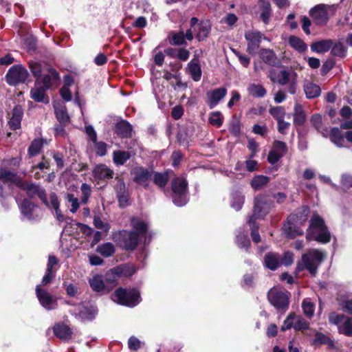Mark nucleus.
<instances>
[{
  "instance_id": "obj_33",
  "label": "nucleus",
  "mask_w": 352,
  "mask_h": 352,
  "mask_svg": "<svg viewBox=\"0 0 352 352\" xmlns=\"http://www.w3.org/2000/svg\"><path fill=\"white\" fill-rule=\"evenodd\" d=\"M211 31V24L208 21H201L198 23V31L196 34V38L198 41H205Z\"/></svg>"
},
{
  "instance_id": "obj_21",
  "label": "nucleus",
  "mask_w": 352,
  "mask_h": 352,
  "mask_svg": "<svg viewBox=\"0 0 352 352\" xmlns=\"http://www.w3.org/2000/svg\"><path fill=\"white\" fill-rule=\"evenodd\" d=\"M113 170L107 165L100 164L95 166L93 170V175L96 179L107 180L113 177Z\"/></svg>"
},
{
  "instance_id": "obj_6",
  "label": "nucleus",
  "mask_w": 352,
  "mask_h": 352,
  "mask_svg": "<svg viewBox=\"0 0 352 352\" xmlns=\"http://www.w3.org/2000/svg\"><path fill=\"white\" fill-rule=\"evenodd\" d=\"M274 207V201L265 193H261L254 199V215L257 218L264 219Z\"/></svg>"
},
{
  "instance_id": "obj_48",
  "label": "nucleus",
  "mask_w": 352,
  "mask_h": 352,
  "mask_svg": "<svg viewBox=\"0 0 352 352\" xmlns=\"http://www.w3.org/2000/svg\"><path fill=\"white\" fill-rule=\"evenodd\" d=\"M91 288L93 291L100 292L104 290L105 285L102 280V276L95 275L89 281Z\"/></svg>"
},
{
  "instance_id": "obj_8",
  "label": "nucleus",
  "mask_w": 352,
  "mask_h": 352,
  "mask_svg": "<svg viewBox=\"0 0 352 352\" xmlns=\"http://www.w3.org/2000/svg\"><path fill=\"white\" fill-rule=\"evenodd\" d=\"M30 74L28 70L21 65L12 66L6 75V79L10 85L16 86L20 83H25Z\"/></svg>"
},
{
  "instance_id": "obj_40",
  "label": "nucleus",
  "mask_w": 352,
  "mask_h": 352,
  "mask_svg": "<svg viewBox=\"0 0 352 352\" xmlns=\"http://www.w3.org/2000/svg\"><path fill=\"white\" fill-rule=\"evenodd\" d=\"M153 182L154 184L160 188H164L169 181V173L168 170L163 173L153 172Z\"/></svg>"
},
{
  "instance_id": "obj_55",
  "label": "nucleus",
  "mask_w": 352,
  "mask_h": 352,
  "mask_svg": "<svg viewBox=\"0 0 352 352\" xmlns=\"http://www.w3.org/2000/svg\"><path fill=\"white\" fill-rule=\"evenodd\" d=\"M236 243L238 247L241 248H245L246 251L250 247L251 242L248 236L243 234H238L236 237Z\"/></svg>"
},
{
  "instance_id": "obj_36",
  "label": "nucleus",
  "mask_w": 352,
  "mask_h": 352,
  "mask_svg": "<svg viewBox=\"0 0 352 352\" xmlns=\"http://www.w3.org/2000/svg\"><path fill=\"white\" fill-rule=\"evenodd\" d=\"M304 91L308 99H313L320 96V87L313 82H306L303 86Z\"/></svg>"
},
{
  "instance_id": "obj_14",
  "label": "nucleus",
  "mask_w": 352,
  "mask_h": 352,
  "mask_svg": "<svg viewBox=\"0 0 352 352\" xmlns=\"http://www.w3.org/2000/svg\"><path fill=\"white\" fill-rule=\"evenodd\" d=\"M36 294L38 300L45 309L51 310L53 309V305H56V299L54 298L47 291L41 287L40 285L36 287Z\"/></svg>"
},
{
  "instance_id": "obj_13",
  "label": "nucleus",
  "mask_w": 352,
  "mask_h": 352,
  "mask_svg": "<svg viewBox=\"0 0 352 352\" xmlns=\"http://www.w3.org/2000/svg\"><path fill=\"white\" fill-rule=\"evenodd\" d=\"M131 174L133 175V179L135 183L144 186V188L148 187V182L151 178L153 171L143 166H138L133 168Z\"/></svg>"
},
{
  "instance_id": "obj_3",
  "label": "nucleus",
  "mask_w": 352,
  "mask_h": 352,
  "mask_svg": "<svg viewBox=\"0 0 352 352\" xmlns=\"http://www.w3.org/2000/svg\"><path fill=\"white\" fill-rule=\"evenodd\" d=\"M173 202L177 206H183L188 201V183L186 178L176 177L172 179Z\"/></svg>"
},
{
  "instance_id": "obj_57",
  "label": "nucleus",
  "mask_w": 352,
  "mask_h": 352,
  "mask_svg": "<svg viewBox=\"0 0 352 352\" xmlns=\"http://www.w3.org/2000/svg\"><path fill=\"white\" fill-rule=\"evenodd\" d=\"M294 329L296 331H304L309 329V322L301 316H296Z\"/></svg>"
},
{
  "instance_id": "obj_15",
  "label": "nucleus",
  "mask_w": 352,
  "mask_h": 352,
  "mask_svg": "<svg viewBox=\"0 0 352 352\" xmlns=\"http://www.w3.org/2000/svg\"><path fill=\"white\" fill-rule=\"evenodd\" d=\"M300 226L297 223L287 219L282 227V230L286 238L293 239L298 236L303 235L304 232Z\"/></svg>"
},
{
  "instance_id": "obj_10",
  "label": "nucleus",
  "mask_w": 352,
  "mask_h": 352,
  "mask_svg": "<svg viewBox=\"0 0 352 352\" xmlns=\"http://www.w3.org/2000/svg\"><path fill=\"white\" fill-rule=\"evenodd\" d=\"M263 34L260 31H248L245 33L247 41L246 51L251 55H255L258 50Z\"/></svg>"
},
{
  "instance_id": "obj_63",
  "label": "nucleus",
  "mask_w": 352,
  "mask_h": 352,
  "mask_svg": "<svg viewBox=\"0 0 352 352\" xmlns=\"http://www.w3.org/2000/svg\"><path fill=\"white\" fill-rule=\"evenodd\" d=\"M302 307L305 315L308 317H311L314 316V305L313 302L304 300L302 303Z\"/></svg>"
},
{
  "instance_id": "obj_42",
  "label": "nucleus",
  "mask_w": 352,
  "mask_h": 352,
  "mask_svg": "<svg viewBox=\"0 0 352 352\" xmlns=\"http://www.w3.org/2000/svg\"><path fill=\"white\" fill-rule=\"evenodd\" d=\"M270 178L266 175H258L251 180V187L254 190H258L265 186L270 182Z\"/></svg>"
},
{
  "instance_id": "obj_9",
  "label": "nucleus",
  "mask_w": 352,
  "mask_h": 352,
  "mask_svg": "<svg viewBox=\"0 0 352 352\" xmlns=\"http://www.w3.org/2000/svg\"><path fill=\"white\" fill-rule=\"evenodd\" d=\"M137 268L133 263H127L119 265L113 267L107 274V280L109 282H116L121 276L130 277L135 274Z\"/></svg>"
},
{
  "instance_id": "obj_43",
  "label": "nucleus",
  "mask_w": 352,
  "mask_h": 352,
  "mask_svg": "<svg viewBox=\"0 0 352 352\" xmlns=\"http://www.w3.org/2000/svg\"><path fill=\"white\" fill-rule=\"evenodd\" d=\"M44 140L43 138L34 139L28 149V154L30 157H34L38 155L43 146Z\"/></svg>"
},
{
  "instance_id": "obj_7",
  "label": "nucleus",
  "mask_w": 352,
  "mask_h": 352,
  "mask_svg": "<svg viewBox=\"0 0 352 352\" xmlns=\"http://www.w3.org/2000/svg\"><path fill=\"white\" fill-rule=\"evenodd\" d=\"M324 260V254L318 250H314L309 253L303 254L302 262L304 267L309 272L311 276H316L318 273L319 264Z\"/></svg>"
},
{
  "instance_id": "obj_5",
  "label": "nucleus",
  "mask_w": 352,
  "mask_h": 352,
  "mask_svg": "<svg viewBox=\"0 0 352 352\" xmlns=\"http://www.w3.org/2000/svg\"><path fill=\"white\" fill-rule=\"evenodd\" d=\"M267 299L278 311L285 312L289 308L290 294L287 292L270 289L267 292Z\"/></svg>"
},
{
  "instance_id": "obj_30",
  "label": "nucleus",
  "mask_w": 352,
  "mask_h": 352,
  "mask_svg": "<svg viewBox=\"0 0 352 352\" xmlns=\"http://www.w3.org/2000/svg\"><path fill=\"white\" fill-rule=\"evenodd\" d=\"M344 134L338 127H333L329 131V139L338 148L345 147Z\"/></svg>"
},
{
  "instance_id": "obj_18",
  "label": "nucleus",
  "mask_w": 352,
  "mask_h": 352,
  "mask_svg": "<svg viewBox=\"0 0 352 352\" xmlns=\"http://www.w3.org/2000/svg\"><path fill=\"white\" fill-rule=\"evenodd\" d=\"M23 116V109L21 105H15L12 109V117L8 121V125L11 130L16 131L21 128Z\"/></svg>"
},
{
  "instance_id": "obj_24",
  "label": "nucleus",
  "mask_w": 352,
  "mask_h": 352,
  "mask_svg": "<svg viewBox=\"0 0 352 352\" xmlns=\"http://www.w3.org/2000/svg\"><path fill=\"white\" fill-rule=\"evenodd\" d=\"M54 334L62 340H68L72 338V329L64 323L56 324L53 327Z\"/></svg>"
},
{
  "instance_id": "obj_45",
  "label": "nucleus",
  "mask_w": 352,
  "mask_h": 352,
  "mask_svg": "<svg viewBox=\"0 0 352 352\" xmlns=\"http://www.w3.org/2000/svg\"><path fill=\"white\" fill-rule=\"evenodd\" d=\"M241 121L234 116L229 123L228 130L232 135L239 138L241 135Z\"/></svg>"
},
{
  "instance_id": "obj_11",
  "label": "nucleus",
  "mask_w": 352,
  "mask_h": 352,
  "mask_svg": "<svg viewBox=\"0 0 352 352\" xmlns=\"http://www.w3.org/2000/svg\"><path fill=\"white\" fill-rule=\"evenodd\" d=\"M116 198L118 206L120 208H124L130 205V194L126 189L125 182L123 179H118L115 187Z\"/></svg>"
},
{
  "instance_id": "obj_61",
  "label": "nucleus",
  "mask_w": 352,
  "mask_h": 352,
  "mask_svg": "<svg viewBox=\"0 0 352 352\" xmlns=\"http://www.w3.org/2000/svg\"><path fill=\"white\" fill-rule=\"evenodd\" d=\"M272 150L276 151L278 153H281L283 156L287 152V146L286 143L283 141L274 140Z\"/></svg>"
},
{
  "instance_id": "obj_49",
  "label": "nucleus",
  "mask_w": 352,
  "mask_h": 352,
  "mask_svg": "<svg viewBox=\"0 0 352 352\" xmlns=\"http://www.w3.org/2000/svg\"><path fill=\"white\" fill-rule=\"evenodd\" d=\"M250 94L254 97L263 98L266 95V89L261 85L252 84L248 88Z\"/></svg>"
},
{
  "instance_id": "obj_51",
  "label": "nucleus",
  "mask_w": 352,
  "mask_h": 352,
  "mask_svg": "<svg viewBox=\"0 0 352 352\" xmlns=\"http://www.w3.org/2000/svg\"><path fill=\"white\" fill-rule=\"evenodd\" d=\"M270 115L276 120L284 119L285 116V109L282 106L270 107L269 109Z\"/></svg>"
},
{
  "instance_id": "obj_27",
  "label": "nucleus",
  "mask_w": 352,
  "mask_h": 352,
  "mask_svg": "<svg viewBox=\"0 0 352 352\" xmlns=\"http://www.w3.org/2000/svg\"><path fill=\"white\" fill-rule=\"evenodd\" d=\"M35 208H37V205L28 198H24L19 206L21 214L29 220L34 219L33 211Z\"/></svg>"
},
{
  "instance_id": "obj_26",
  "label": "nucleus",
  "mask_w": 352,
  "mask_h": 352,
  "mask_svg": "<svg viewBox=\"0 0 352 352\" xmlns=\"http://www.w3.org/2000/svg\"><path fill=\"white\" fill-rule=\"evenodd\" d=\"M259 56L265 63L270 66H277L280 63L275 52L270 49H261L259 52Z\"/></svg>"
},
{
  "instance_id": "obj_28",
  "label": "nucleus",
  "mask_w": 352,
  "mask_h": 352,
  "mask_svg": "<svg viewBox=\"0 0 352 352\" xmlns=\"http://www.w3.org/2000/svg\"><path fill=\"white\" fill-rule=\"evenodd\" d=\"M47 89L41 86L36 87L30 90V96L35 102L48 104L50 99L46 94Z\"/></svg>"
},
{
  "instance_id": "obj_35",
  "label": "nucleus",
  "mask_w": 352,
  "mask_h": 352,
  "mask_svg": "<svg viewBox=\"0 0 352 352\" xmlns=\"http://www.w3.org/2000/svg\"><path fill=\"white\" fill-rule=\"evenodd\" d=\"M259 6L261 10L260 19L265 24H268L272 16V8L269 0H258Z\"/></svg>"
},
{
  "instance_id": "obj_59",
  "label": "nucleus",
  "mask_w": 352,
  "mask_h": 352,
  "mask_svg": "<svg viewBox=\"0 0 352 352\" xmlns=\"http://www.w3.org/2000/svg\"><path fill=\"white\" fill-rule=\"evenodd\" d=\"M93 143L96 155L102 157L107 154V144L105 142L96 141Z\"/></svg>"
},
{
  "instance_id": "obj_29",
  "label": "nucleus",
  "mask_w": 352,
  "mask_h": 352,
  "mask_svg": "<svg viewBox=\"0 0 352 352\" xmlns=\"http://www.w3.org/2000/svg\"><path fill=\"white\" fill-rule=\"evenodd\" d=\"M167 40L170 45L174 46H187L188 43L185 40L184 32L183 31H170L168 36Z\"/></svg>"
},
{
  "instance_id": "obj_37",
  "label": "nucleus",
  "mask_w": 352,
  "mask_h": 352,
  "mask_svg": "<svg viewBox=\"0 0 352 352\" xmlns=\"http://www.w3.org/2000/svg\"><path fill=\"white\" fill-rule=\"evenodd\" d=\"M306 120V114L304 111L303 107L296 103L294 108V124L295 126H302Z\"/></svg>"
},
{
  "instance_id": "obj_17",
  "label": "nucleus",
  "mask_w": 352,
  "mask_h": 352,
  "mask_svg": "<svg viewBox=\"0 0 352 352\" xmlns=\"http://www.w3.org/2000/svg\"><path fill=\"white\" fill-rule=\"evenodd\" d=\"M227 89L226 87H219L214 89L207 93V104L210 109L214 108L218 103L226 96Z\"/></svg>"
},
{
  "instance_id": "obj_20",
  "label": "nucleus",
  "mask_w": 352,
  "mask_h": 352,
  "mask_svg": "<svg viewBox=\"0 0 352 352\" xmlns=\"http://www.w3.org/2000/svg\"><path fill=\"white\" fill-rule=\"evenodd\" d=\"M132 131V125L126 120H121L115 125V133L121 138H131Z\"/></svg>"
},
{
  "instance_id": "obj_62",
  "label": "nucleus",
  "mask_w": 352,
  "mask_h": 352,
  "mask_svg": "<svg viewBox=\"0 0 352 352\" xmlns=\"http://www.w3.org/2000/svg\"><path fill=\"white\" fill-rule=\"evenodd\" d=\"M295 318L296 315L294 313L289 314L286 318V319L284 320L283 324L280 327V330L282 331H285L294 327Z\"/></svg>"
},
{
  "instance_id": "obj_54",
  "label": "nucleus",
  "mask_w": 352,
  "mask_h": 352,
  "mask_svg": "<svg viewBox=\"0 0 352 352\" xmlns=\"http://www.w3.org/2000/svg\"><path fill=\"white\" fill-rule=\"evenodd\" d=\"M324 219L319 215H314L310 220V226L308 230L312 231V228H318V230L326 228Z\"/></svg>"
},
{
  "instance_id": "obj_64",
  "label": "nucleus",
  "mask_w": 352,
  "mask_h": 352,
  "mask_svg": "<svg viewBox=\"0 0 352 352\" xmlns=\"http://www.w3.org/2000/svg\"><path fill=\"white\" fill-rule=\"evenodd\" d=\"M128 347L131 351H137L142 347V343L138 338L132 336L128 340Z\"/></svg>"
},
{
  "instance_id": "obj_19",
  "label": "nucleus",
  "mask_w": 352,
  "mask_h": 352,
  "mask_svg": "<svg viewBox=\"0 0 352 352\" xmlns=\"http://www.w3.org/2000/svg\"><path fill=\"white\" fill-rule=\"evenodd\" d=\"M54 114L56 120L58 121L60 125H61V131H65V127L67 126L71 119L67 112V109L65 105H60L54 107Z\"/></svg>"
},
{
  "instance_id": "obj_58",
  "label": "nucleus",
  "mask_w": 352,
  "mask_h": 352,
  "mask_svg": "<svg viewBox=\"0 0 352 352\" xmlns=\"http://www.w3.org/2000/svg\"><path fill=\"white\" fill-rule=\"evenodd\" d=\"M339 331L344 335L351 337L352 336V318H348L344 322L342 325L339 327Z\"/></svg>"
},
{
  "instance_id": "obj_39",
  "label": "nucleus",
  "mask_w": 352,
  "mask_h": 352,
  "mask_svg": "<svg viewBox=\"0 0 352 352\" xmlns=\"http://www.w3.org/2000/svg\"><path fill=\"white\" fill-rule=\"evenodd\" d=\"M0 180L4 184L10 182L19 187V184L21 183L22 179L17 174L6 169L3 173L1 174Z\"/></svg>"
},
{
  "instance_id": "obj_47",
  "label": "nucleus",
  "mask_w": 352,
  "mask_h": 352,
  "mask_svg": "<svg viewBox=\"0 0 352 352\" xmlns=\"http://www.w3.org/2000/svg\"><path fill=\"white\" fill-rule=\"evenodd\" d=\"M131 226L135 230L133 232H138L140 238L144 236L148 232V225L143 221L133 218Z\"/></svg>"
},
{
  "instance_id": "obj_46",
  "label": "nucleus",
  "mask_w": 352,
  "mask_h": 352,
  "mask_svg": "<svg viewBox=\"0 0 352 352\" xmlns=\"http://www.w3.org/2000/svg\"><path fill=\"white\" fill-rule=\"evenodd\" d=\"M131 157V153L126 151H116L113 153V162L116 165H124Z\"/></svg>"
},
{
  "instance_id": "obj_1",
  "label": "nucleus",
  "mask_w": 352,
  "mask_h": 352,
  "mask_svg": "<svg viewBox=\"0 0 352 352\" xmlns=\"http://www.w3.org/2000/svg\"><path fill=\"white\" fill-rule=\"evenodd\" d=\"M112 299L118 304L134 307L141 302L140 291L135 287L126 289L120 287L112 294Z\"/></svg>"
},
{
  "instance_id": "obj_2",
  "label": "nucleus",
  "mask_w": 352,
  "mask_h": 352,
  "mask_svg": "<svg viewBox=\"0 0 352 352\" xmlns=\"http://www.w3.org/2000/svg\"><path fill=\"white\" fill-rule=\"evenodd\" d=\"M113 240L116 245L126 251H134L140 242L138 232L119 230L113 235Z\"/></svg>"
},
{
  "instance_id": "obj_34",
  "label": "nucleus",
  "mask_w": 352,
  "mask_h": 352,
  "mask_svg": "<svg viewBox=\"0 0 352 352\" xmlns=\"http://www.w3.org/2000/svg\"><path fill=\"white\" fill-rule=\"evenodd\" d=\"M312 344L315 346H319L322 344H326L329 349H334V341L331 340L328 336L322 332L317 331L315 333V338L312 341Z\"/></svg>"
},
{
  "instance_id": "obj_12",
  "label": "nucleus",
  "mask_w": 352,
  "mask_h": 352,
  "mask_svg": "<svg viewBox=\"0 0 352 352\" xmlns=\"http://www.w3.org/2000/svg\"><path fill=\"white\" fill-rule=\"evenodd\" d=\"M309 14L318 25L324 26L329 21V14L324 4L315 6L310 9Z\"/></svg>"
},
{
  "instance_id": "obj_56",
  "label": "nucleus",
  "mask_w": 352,
  "mask_h": 352,
  "mask_svg": "<svg viewBox=\"0 0 352 352\" xmlns=\"http://www.w3.org/2000/svg\"><path fill=\"white\" fill-rule=\"evenodd\" d=\"M29 67L32 75L36 79V82L35 83V85L36 86L37 80H39L41 77L42 66L37 62L30 61L29 63Z\"/></svg>"
},
{
  "instance_id": "obj_53",
  "label": "nucleus",
  "mask_w": 352,
  "mask_h": 352,
  "mask_svg": "<svg viewBox=\"0 0 352 352\" xmlns=\"http://www.w3.org/2000/svg\"><path fill=\"white\" fill-rule=\"evenodd\" d=\"M245 197L238 192L232 194L231 206L236 211L240 210L244 204Z\"/></svg>"
},
{
  "instance_id": "obj_25",
  "label": "nucleus",
  "mask_w": 352,
  "mask_h": 352,
  "mask_svg": "<svg viewBox=\"0 0 352 352\" xmlns=\"http://www.w3.org/2000/svg\"><path fill=\"white\" fill-rule=\"evenodd\" d=\"M320 233L318 235H314L313 231L307 230V241H316L321 243H327L331 241V234L328 230L327 227L319 230Z\"/></svg>"
},
{
  "instance_id": "obj_50",
  "label": "nucleus",
  "mask_w": 352,
  "mask_h": 352,
  "mask_svg": "<svg viewBox=\"0 0 352 352\" xmlns=\"http://www.w3.org/2000/svg\"><path fill=\"white\" fill-rule=\"evenodd\" d=\"M331 54L334 56L343 58L346 56V47L341 42L333 43Z\"/></svg>"
},
{
  "instance_id": "obj_32",
  "label": "nucleus",
  "mask_w": 352,
  "mask_h": 352,
  "mask_svg": "<svg viewBox=\"0 0 352 352\" xmlns=\"http://www.w3.org/2000/svg\"><path fill=\"white\" fill-rule=\"evenodd\" d=\"M98 314V309L94 306H82L80 308L77 316L83 321L92 320Z\"/></svg>"
},
{
  "instance_id": "obj_41",
  "label": "nucleus",
  "mask_w": 352,
  "mask_h": 352,
  "mask_svg": "<svg viewBox=\"0 0 352 352\" xmlns=\"http://www.w3.org/2000/svg\"><path fill=\"white\" fill-rule=\"evenodd\" d=\"M289 45L299 53H303L307 50V45L299 37L290 36L288 38Z\"/></svg>"
},
{
  "instance_id": "obj_22",
  "label": "nucleus",
  "mask_w": 352,
  "mask_h": 352,
  "mask_svg": "<svg viewBox=\"0 0 352 352\" xmlns=\"http://www.w3.org/2000/svg\"><path fill=\"white\" fill-rule=\"evenodd\" d=\"M187 69L194 81L198 82L201 80L202 71L199 59L196 56L188 63Z\"/></svg>"
},
{
  "instance_id": "obj_52",
  "label": "nucleus",
  "mask_w": 352,
  "mask_h": 352,
  "mask_svg": "<svg viewBox=\"0 0 352 352\" xmlns=\"http://www.w3.org/2000/svg\"><path fill=\"white\" fill-rule=\"evenodd\" d=\"M223 122V116L220 111H213L210 113V116L209 118V123L217 127H220L222 126Z\"/></svg>"
},
{
  "instance_id": "obj_31",
  "label": "nucleus",
  "mask_w": 352,
  "mask_h": 352,
  "mask_svg": "<svg viewBox=\"0 0 352 352\" xmlns=\"http://www.w3.org/2000/svg\"><path fill=\"white\" fill-rule=\"evenodd\" d=\"M333 47V40L324 39L319 41L314 42L311 45V50L318 54L329 52Z\"/></svg>"
},
{
  "instance_id": "obj_4",
  "label": "nucleus",
  "mask_w": 352,
  "mask_h": 352,
  "mask_svg": "<svg viewBox=\"0 0 352 352\" xmlns=\"http://www.w3.org/2000/svg\"><path fill=\"white\" fill-rule=\"evenodd\" d=\"M18 188L25 191L28 197L27 198L30 200L37 196L47 208H50V203L47 197L46 190L39 184H36L35 183H28L26 181L22 179L21 183L19 184Z\"/></svg>"
},
{
  "instance_id": "obj_16",
  "label": "nucleus",
  "mask_w": 352,
  "mask_h": 352,
  "mask_svg": "<svg viewBox=\"0 0 352 352\" xmlns=\"http://www.w3.org/2000/svg\"><path fill=\"white\" fill-rule=\"evenodd\" d=\"M310 210L308 206L304 205L297 208L294 213L290 214L287 219L291 221L297 223L299 226H303L307 221Z\"/></svg>"
},
{
  "instance_id": "obj_60",
  "label": "nucleus",
  "mask_w": 352,
  "mask_h": 352,
  "mask_svg": "<svg viewBox=\"0 0 352 352\" xmlns=\"http://www.w3.org/2000/svg\"><path fill=\"white\" fill-rule=\"evenodd\" d=\"M80 190L82 195L81 198V202L82 204H86L88 202V200L91 194V186L89 184H87V183H83L81 185Z\"/></svg>"
},
{
  "instance_id": "obj_23",
  "label": "nucleus",
  "mask_w": 352,
  "mask_h": 352,
  "mask_svg": "<svg viewBox=\"0 0 352 352\" xmlns=\"http://www.w3.org/2000/svg\"><path fill=\"white\" fill-rule=\"evenodd\" d=\"M264 266L272 270L275 271L282 265L279 254L270 252L267 253L263 258Z\"/></svg>"
},
{
  "instance_id": "obj_44",
  "label": "nucleus",
  "mask_w": 352,
  "mask_h": 352,
  "mask_svg": "<svg viewBox=\"0 0 352 352\" xmlns=\"http://www.w3.org/2000/svg\"><path fill=\"white\" fill-rule=\"evenodd\" d=\"M96 252L102 256L107 258L114 254L116 249L111 243L107 242L98 245L96 248Z\"/></svg>"
},
{
  "instance_id": "obj_38",
  "label": "nucleus",
  "mask_w": 352,
  "mask_h": 352,
  "mask_svg": "<svg viewBox=\"0 0 352 352\" xmlns=\"http://www.w3.org/2000/svg\"><path fill=\"white\" fill-rule=\"evenodd\" d=\"M50 208H53L55 211L56 219L60 222H63L65 221V217L62 214L60 208V202L58 199V196L55 192H51L50 194Z\"/></svg>"
}]
</instances>
